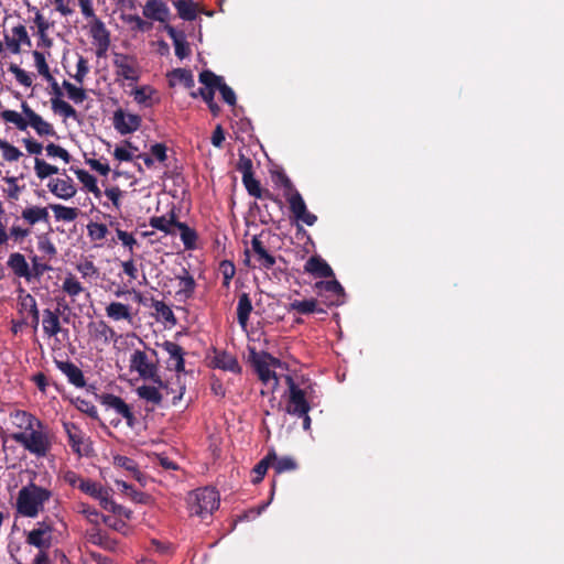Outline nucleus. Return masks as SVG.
Listing matches in <instances>:
<instances>
[{
  "label": "nucleus",
  "instance_id": "36",
  "mask_svg": "<svg viewBox=\"0 0 564 564\" xmlns=\"http://www.w3.org/2000/svg\"><path fill=\"white\" fill-rule=\"evenodd\" d=\"M18 293V306L19 312L22 313L24 311H28L30 314L36 313L39 311L36 300L33 295L28 293L25 289L22 286H19L17 290Z\"/></svg>",
  "mask_w": 564,
  "mask_h": 564
},
{
  "label": "nucleus",
  "instance_id": "23",
  "mask_svg": "<svg viewBox=\"0 0 564 564\" xmlns=\"http://www.w3.org/2000/svg\"><path fill=\"white\" fill-rule=\"evenodd\" d=\"M164 30L166 31L170 39L173 41L175 55L180 59L186 58L191 54V47L186 41L184 32L176 31V29L170 24H165Z\"/></svg>",
  "mask_w": 564,
  "mask_h": 564
},
{
  "label": "nucleus",
  "instance_id": "4",
  "mask_svg": "<svg viewBox=\"0 0 564 564\" xmlns=\"http://www.w3.org/2000/svg\"><path fill=\"white\" fill-rule=\"evenodd\" d=\"M218 507L219 494L214 488H198L188 496V508L192 516L205 519L217 510Z\"/></svg>",
  "mask_w": 564,
  "mask_h": 564
},
{
  "label": "nucleus",
  "instance_id": "29",
  "mask_svg": "<svg viewBox=\"0 0 564 564\" xmlns=\"http://www.w3.org/2000/svg\"><path fill=\"white\" fill-rule=\"evenodd\" d=\"M42 325L45 335L48 337L56 336L62 330L59 323V310L57 308L53 312L50 308H45L43 311Z\"/></svg>",
  "mask_w": 564,
  "mask_h": 564
},
{
  "label": "nucleus",
  "instance_id": "8",
  "mask_svg": "<svg viewBox=\"0 0 564 564\" xmlns=\"http://www.w3.org/2000/svg\"><path fill=\"white\" fill-rule=\"evenodd\" d=\"M198 80L204 86H216L226 104L229 106L236 105V94L232 88L225 83L223 76L216 75L210 69H204L199 73Z\"/></svg>",
  "mask_w": 564,
  "mask_h": 564
},
{
  "label": "nucleus",
  "instance_id": "9",
  "mask_svg": "<svg viewBox=\"0 0 564 564\" xmlns=\"http://www.w3.org/2000/svg\"><path fill=\"white\" fill-rule=\"evenodd\" d=\"M290 212L297 221H302L307 226H313L317 221V216L307 210L306 204L302 195L297 191L285 193Z\"/></svg>",
  "mask_w": 564,
  "mask_h": 564
},
{
  "label": "nucleus",
  "instance_id": "24",
  "mask_svg": "<svg viewBox=\"0 0 564 564\" xmlns=\"http://www.w3.org/2000/svg\"><path fill=\"white\" fill-rule=\"evenodd\" d=\"M242 183L250 196L260 199H270L278 205H282V202L278 196L272 194L269 189L261 188L260 182L256 180L253 175L242 177Z\"/></svg>",
  "mask_w": 564,
  "mask_h": 564
},
{
  "label": "nucleus",
  "instance_id": "13",
  "mask_svg": "<svg viewBox=\"0 0 564 564\" xmlns=\"http://www.w3.org/2000/svg\"><path fill=\"white\" fill-rule=\"evenodd\" d=\"M209 367L232 373L241 372V367L236 356L217 348H213V356L209 357Z\"/></svg>",
  "mask_w": 564,
  "mask_h": 564
},
{
  "label": "nucleus",
  "instance_id": "55",
  "mask_svg": "<svg viewBox=\"0 0 564 564\" xmlns=\"http://www.w3.org/2000/svg\"><path fill=\"white\" fill-rule=\"evenodd\" d=\"M35 66L40 75H42L46 80L53 79V76L50 72V67L46 63L45 56L42 52L33 51L32 53Z\"/></svg>",
  "mask_w": 564,
  "mask_h": 564
},
{
  "label": "nucleus",
  "instance_id": "45",
  "mask_svg": "<svg viewBox=\"0 0 564 564\" xmlns=\"http://www.w3.org/2000/svg\"><path fill=\"white\" fill-rule=\"evenodd\" d=\"M54 212L56 220L74 221L78 217V208L67 207L59 204L50 205Z\"/></svg>",
  "mask_w": 564,
  "mask_h": 564
},
{
  "label": "nucleus",
  "instance_id": "51",
  "mask_svg": "<svg viewBox=\"0 0 564 564\" xmlns=\"http://www.w3.org/2000/svg\"><path fill=\"white\" fill-rule=\"evenodd\" d=\"M272 467L274 468L276 474H282L285 471L295 470L297 468V463L295 462L294 458L290 456H276V459L273 462Z\"/></svg>",
  "mask_w": 564,
  "mask_h": 564
},
{
  "label": "nucleus",
  "instance_id": "19",
  "mask_svg": "<svg viewBox=\"0 0 564 564\" xmlns=\"http://www.w3.org/2000/svg\"><path fill=\"white\" fill-rule=\"evenodd\" d=\"M55 366L58 370H61L66 377L69 383L77 388H84L86 386V380L83 371L72 361L66 360H54Z\"/></svg>",
  "mask_w": 564,
  "mask_h": 564
},
{
  "label": "nucleus",
  "instance_id": "30",
  "mask_svg": "<svg viewBox=\"0 0 564 564\" xmlns=\"http://www.w3.org/2000/svg\"><path fill=\"white\" fill-rule=\"evenodd\" d=\"M176 280H178L180 290L177 294L183 296L184 299L193 297L196 289V282L193 275L189 274L186 268H182L181 272L175 275Z\"/></svg>",
  "mask_w": 564,
  "mask_h": 564
},
{
  "label": "nucleus",
  "instance_id": "53",
  "mask_svg": "<svg viewBox=\"0 0 564 564\" xmlns=\"http://www.w3.org/2000/svg\"><path fill=\"white\" fill-rule=\"evenodd\" d=\"M63 87L67 91L68 98L75 104H82L84 100H86L87 95L84 88L76 87L67 80L63 82Z\"/></svg>",
  "mask_w": 564,
  "mask_h": 564
},
{
  "label": "nucleus",
  "instance_id": "20",
  "mask_svg": "<svg viewBox=\"0 0 564 564\" xmlns=\"http://www.w3.org/2000/svg\"><path fill=\"white\" fill-rule=\"evenodd\" d=\"M279 360L269 354H264L263 357L254 359L253 365L259 379L263 383H268L271 379L278 384V377L274 371L270 369L271 365L278 364Z\"/></svg>",
  "mask_w": 564,
  "mask_h": 564
},
{
  "label": "nucleus",
  "instance_id": "15",
  "mask_svg": "<svg viewBox=\"0 0 564 564\" xmlns=\"http://www.w3.org/2000/svg\"><path fill=\"white\" fill-rule=\"evenodd\" d=\"M21 108L25 118L29 119V126H31L39 135H55L53 126L31 109L28 102L23 101Z\"/></svg>",
  "mask_w": 564,
  "mask_h": 564
},
{
  "label": "nucleus",
  "instance_id": "62",
  "mask_svg": "<svg viewBox=\"0 0 564 564\" xmlns=\"http://www.w3.org/2000/svg\"><path fill=\"white\" fill-rule=\"evenodd\" d=\"M76 68V74L73 77L77 83L83 84L85 77L89 73L88 61L80 55L78 57Z\"/></svg>",
  "mask_w": 564,
  "mask_h": 564
},
{
  "label": "nucleus",
  "instance_id": "33",
  "mask_svg": "<svg viewBox=\"0 0 564 564\" xmlns=\"http://www.w3.org/2000/svg\"><path fill=\"white\" fill-rule=\"evenodd\" d=\"M252 312V302L248 293H241L239 295L238 305H237V319L238 323L246 327L250 317V313Z\"/></svg>",
  "mask_w": 564,
  "mask_h": 564
},
{
  "label": "nucleus",
  "instance_id": "50",
  "mask_svg": "<svg viewBox=\"0 0 564 564\" xmlns=\"http://www.w3.org/2000/svg\"><path fill=\"white\" fill-rule=\"evenodd\" d=\"M62 290L67 295L75 297L84 291V288L73 274H68L63 281Z\"/></svg>",
  "mask_w": 564,
  "mask_h": 564
},
{
  "label": "nucleus",
  "instance_id": "12",
  "mask_svg": "<svg viewBox=\"0 0 564 564\" xmlns=\"http://www.w3.org/2000/svg\"><path fill=\"white\" fill-rule=\"evenodd\" d=\"M112 123L120 134L126 135L139 130L142 118L139 115L126 113L122 109H117L113 112Z\"/></svg>",
  "mask_w": 564,
  "mask_h": 564
},
{
  "label": "nucleus",
  "instance_id": "54",
  "mask_svg": "<svg viewBox=\"0 0 564 564\" xmlns=\"http://www.w3.org/2000/svg\"><path fill=\"white\" fill-rule=\"evenodd\" d=\"M0 150L2 158L8 162H17L22 156V152L6 140H0Z\"/></svg>",
  "mask_w": 564,
  "mask_h": 564
},
{
  "label": "nucleus",
  "instance_id": "3",
  "mask_svg": "<svg viewBox=\"0 0 564 564\" xmlns=\"http://www.w3.org/2000/svg\"><path fill=\"white\" fill-rule=\"evenodd\" d=\"M285 382L288 386L286 413L290 415L307 414L312 409V386H308L307 389H302L291 376H285Z\"/></svg>",
  "mask_w": 564,
  "mask_h": 564
},
{
  "label": "nucleus",
  "instance_id": "43",
  "mask_svg": "<svg viewBox=\"0 0 564 564\" xmlns=\"http://www.w3.org/2000/svg\"><path fill=\"white\" fill-rule=\"evenodd\" d=\"M37 249L42 253L40 258L46 259L47 261L55 259L57 256V249L46 234L39 237Z\"/></svg>",
  "mask_w": 564,
  "mask_h": 564
},
{
  "label": "nucleus",
  "instance_id": "42",
  "mask_svg": "<svg viewBox=\"0 0 564 564\" xmlns=\"http://www.w3.org/2000/svg\"><path fill=\"white\" fill-rule=\"evenodd\" d=\"M181 19L193 21L197 17L196 6L193 0H176L173 2Z\"/></svg>",
  "mask_w": 564,
  "mask_h": 564
},
{
  "label": "nucleus",
  "instance_id": "40",
  "mask_svg": "<svg viewBox=\"0 0 564 564\" xmlns=\"http://www.w3.org/2000/svg\"><path fill=\"white\" fill-rule=\"evenodd\" d=\"M106 314L113 321L127 319L131 321L130 307L120 302H111L106 307Z\"/></svg>",
  "mask_w": 564,
  "mask_h": 564
},
{
  "label": "nucleus",
  "instance_id": "27",
  "mask_svg": "<svg viewBox=\"0 0 564 564\" xmlns=\"http://www.w3.org/2000/svg\"><path fill=\"white\" fill-rule=\"evenodd\" d=\"M149 224L152 228L163 231L166 235H175L174 228H176V224H178V220L176 218L175 212L171 210L169 213V217L154 216L150 218Z\"/></svg>",
  "mask_w": 564,
  "mask_h": 564
},
{
  "label": "nucleus",
  "instance_id": "56",
  "mask_svg": "<svg viewBox=\"0 0 564 564\" xmlns=\"http://www.w3.org/2000/svg\"><path fill=\"white\" fill-rule=\"evenodd\" d=\"M87 231L91 240H104L108 234V228L105 224L89 223Z\"/></svg>",
  "mask_w": 564,
  "mask_h": 564
},
{
  "label": "nucleus",
  "instance_id": "59",
  "mask_svg": "<svg viewBox=\"0 0 564 564\" xmlns=\"http://www.w3.org/2000/svg\"><path fill=\"white\" fill-rule=\"evenodd\" d=\"M78 512L84 514L85 518L97 527L99 519L101 518V514L97 511V509L90 507L87 503H79L78 505Z\"/></svg>",
  "mask_w": 564,
  "mask_h": 564
},
{
  "label": "nucleus",
  "instance_id": "57",
  "mask_svg": "<svg viewBox=\"0 0 564 564\" xmlns=\"http://www.w3.org/2000/svg\"><path fill=\"white\" fill-rule=\"evenodd\" d=\"M73 403L80 412L87 414L89 417L98 419L97 409L91 402L78 397L73 401Z\"/></svg>",
  "mask_w": 564,
  "mask_h": 564
},
{
  "label": "nucleus",
  "instance_id": "5",
  "mask_svg": "<svg viewBox=\"0 0 564 564\" xmlns=\"http://www.w3.org/2000/svg\"><path fill=\"white\" fill-rule=\"evenodd\" d=\"M130 370L137 371L140 378L151 380L161 388H166V383L159 375L158 361L151 360L148 352L135 349L130 356Z\"/></svg>",
  "mask_w": 564,
  "mask_h": 564
},
{
  "label": "nucleus",
  "instance_id": "16",
  "mask_svg": "<svg viewBox=\"0 0 564 564\" xmlns=\"http://www.w3.org/2000/svg\"><path fill=\"white\" fill-rule=\"evenodd\" d=\"M250 251L261 269L270 270L276 262L275 257L269 252L259 236L252 237Z\"/></svg>",
  "mask_w": 564,
  "mask_h": 564
},
{
  "label": "nucleus",
  "instance_id": "61",
  "mask_svg": "<svg viewBox=\"0 0 564 564\" xmlns=\"http://www.w3.org/2000/svg\"><path fill=\"white\" fill-rule=\"evenodd\" d=\"M101 520L107 527L111 528L112 530L123 534L127 533L128 525L123 520L110 516H101Z\"/></svg>",
  "mask_w": 564,
  "mask_h": 564
},
{
  "label": "nucleus",
  "instance_id": "17",
  "mask_svg": "<svg viewBox=\"0 0 564 564\" xmlns=\"http://www.w3.org/2000/svg\"><path fill=\"white\" fill-rule=\"evenodd\" d=\"M47 187L53 195L65 200L73 198L77 193L74 181L68 175L65 178L50 180Z\"/></svg>",
  "mask_w": 564,
  "mask_h": 564
},
{
  "label": "nucleus",
  "instance_id": "35",
  "mask_svg": "<svg viewBox=\"0 0 564 564\" xmlns=\"http://www.w3.org/2000/svg\"><path fill=\"white\" fill-rule=\"evenodd\" d=\"M22 218L31 226L39 221H48V212L46 207L32 206L22 210Z\"/></svg>",
  "mask_w": 564,
  "mask_h": 564
},
{
  "label": "nucleus",
  "instance_id": "14",
  "mask_svg": "<svg viewBox=\"0 0 564 564\" xmlns=\"http://www.w3.org/2000/svg\"><path fill=\"white\" fill-rule=\"evenodd\" d=\"M52 85L53 94L55 95V98L51 99V108L54 113L62 116L64 119H73L78 120V112L77 110L69 105L67 101L63 100L61 97L63 96V93L53 77V79L48 80Z\"/></svg>",
  "mask_w": 564,
  "mask_h": 564
},
{
  "label": "nucleus",
  "instance_id": "52",
  "mask_svg": "<svg viewBox=\"0 0 564 564\" xmlns=\"http://www.w3.org/2000/svg\"><path fill=\"white\" fill-rule=\"evenodd\" d=\"M78 489L93 498H101V495H104V487L90 479L80 481V484H78Z\"/></svg>",
  "mask_w": 564,
  "mask_h": 564
},
{
  "label": "nucleus",
  "instance_id": "49",
  "mask_svg": "<svg viewBox=\"0 0 564 564\" xmlns=\"http://www.w3.org/2000/svg\"><path fill=\"white\" fill-rule=\"evenodd\" d=\"M35 174L40 180H44L53 174L59 172L58 167L45 162L42 159L35 158L34 160Z\"/></svg>",
  "mask_w": 564,
  "mask_h": 564
},
{
  "label": "nucleus",
  "instance_id": "39",
  "mask_svg": "<svg viewBox=\"0 0 564 564\" xmlns=\"http://www.w3.org/2000/svg\"><path fill=\"white\" fill-rule=\"evenodd\" d=\"M53 538L39 530H31L26 535V543L39 550H48L52 545Z\"/></svg>",
  "mask_w": 564,
  "mask_h": 564
},
{
  "label": "nucleus",
  "instance_id": "46",
  "mask_svg": "<svg viewBox=\"0 0 564 564\" xmlns=\"http://www.w3.org/2000/svg\"><path fill=\"white\" fill-rule=\"evenodd\" d=\"M121 20L130 25L131 31L145 32L152 28V23L147 22L138 14H121Z\"/></svg>",
  "mask_w": 564,
  "mask_h": 564
},
{
  "label": "nucleus",
  "instance_id": "7",
  "mask_svg": "<svg viewBox=\"0 0 564 564\" xmlns=\"http://www.w3.org/2000/svg\"><path fill=\"white\" fill-rule=\"evenodd\" d=\"M113 66L116 68L117 78L137 83L140 78L137 58L132 55L115 53Z\"/></svg>",
  "mask_w": 564,
  "mask_h": 564
},
{
  "label": "nucleus",
  "instance_id": "47",
  "mask_svg": "<svg viewBox=\"0 0 564 564\" xmlns=\"http://www.w3.org/2000/svg\"><path fill=\"white\" fill-rule=\"evenodd\" d=\"M91 326L94 327V336L104 339L105 343H109L117 336L116 332L105 321L90 324L89 327L91 328Z\"/></svg>",
  "mask_w": 564,
  "mask_h": 564
},
{
  "label": "nucleus",
  "instance_id": "22",
  "mask_svg": "<svg viewBox=\"0 0 564 564\" xmlns=\"http://www.w3.org/2000/svg\"><path fill=\"white\" fill-rule=\"evenodd\" d=\"M143 15L147 19L165 23L170 18V9L161 0H149L143 7Z\"/></svg>",
  "mask_w": 564,
  "mask_h": 564
},
{
  "label": "nucleus",
  "instance_id": "38",
  "mask_svg": "<svg viewBox=\"0 0 564 564\" xmlns=\"http://www.w3.org/2000/svg\"><path fill=\"white\" fill-rule=\"evenodd\" d=\"M176 228L180 230L181 240L185 247L186 250H194L196 249L197 245V232L195 229L189 228L185 223L178 221L176 224Z\"/></svg>",
  "mask_w": 564,
  "mask_h": 564
},
{
  "label": "nucleus",
  "instance_id": "34",
  "mask_svg": "<svg viewBox=\"0 0 564 564\" xmlns=\"http://www.w3.org/2000/svg\"><path fill=\"white\" fill-rule=\"evenodd\" d=\"M276 459V453L274 449L268 452V454L253 467L252 473L254 477L252 478L253 484L260 482L264 475L267 474L269 467L272 466L273 462Z\"/></svg>",
  "mask_w": 564,
  "mask_h": 564
},
{
  "label": "nucleus",
  "instance_id": "28",
  "mask_svg": "<svg viewBox=\"0 0 564 564\" xmlns=\"http://www.w3.org/2000/svg\"><path fill=\"white\" fill-rule=\"evenodd\" d=\"M314 289L317 291L319 295L323 293H330L336 296V300L333 301V304L338 305L340 303L339 299L344 297L345 291L341 284L334 278L327 281H318L315 283Z\"/></svg>",
  "mask_w": 564,
  "mask_h": 564
},
{
  "label": "nucleus",
  "instance_id": "25",
  "mask_svg": "<svg viewBox=\"0 0 564 564\" xmlns=\"http://www.w3.org/2000/svg\"><path fill=\"white\" fill-rule=\"evenodd\" d=\"M87 541L94 545H97L106 551L115 552L118 546V542L110 538L107 533L102 532L98 527H94L86 533Z\"/></svg>",
  "mask_w": 564,
  "mask_h": 564
},
{
  "label": "nucleus",
  "instance_id": "2",
  "mask_svg": "<svg viewBox=\"0 0 564 564\" xmlns=\"http://www.w3.org/2000/svg\"><path fill=\"white\" fill-rule=\"evenodd\" d=\"M52 496L53 494L50 489L31 481L18 492L15 502L17 513L25 518H36Z\"/></svg>",
  "mask_w": 564,
  "mask_h": 564
},
{
  "label": "nucleus",
  "instance_id": "41",
  "mask_svg": "<svg viewBox=\"0 0 564 564\" xmlns=\"http://www.w3.org/2000/svg\"><path fill=\"white\" fill-rule=\"evenodd\" d=\"M70 170L74 171L77 178L83 183V185L87 188L88 192L93 193L97 198L101 196V191L97 186V180L94 175L80 169L72 167Z\"/></svg>",
  "mask_w": 564,
  "mask_h": 564
},
{
  "label": "nucleus",
  "instance_id": "18",
  "mask_svg": "<svg viewBox=\"0 0 564 564\" xmlns=\"http://www.w3.org/2000/svg\"><path fill=\"white\" fill-rule=\"evenodd\" d=\"M162 348L169 354L170 359L167 361L169 367L177 372H183L185 370V351L183 347H181L177 343L165 340L162 344Z\"/></svg>",
  "mask_w": 564,
  "mask_h": 564
},
{
  "label": "nucleus",
  "instance_id": "6",
  "mask_svg": "<svg viewBox=\"0 0 564 564\" xmlns=\"http://www.w3.org/2000/svg\"><path fill=\"white\" fill-rule=\"evenodd\" d=\"M64 431L68 438V444L73 452L79 457L90 456L94 452L93 443L89 437L73 422H63Z\"/></svg>",
  "mask_w": 564,
  "mask_h": 564
},
{
  "label": "nucleus",
  "instance_id": "32",
  "mask_svg": "<svg viewBox=\"0 0 564 564\" xmlns=\"http://www.w3.org/2000/svg\"><path fill=\"white\" fill-rule=\"evenodd\" d=\"M288 312H296L299 314L306 315L312 313H324L325 311L317 307V300L311 299L304 301L295 300L291 302L288 306Z\"/></svg>",
  "mask_w": 564,
  "mask_h": 564
},
{
  "label": "nucleus",
  "instance_id": "1",
  "mask_svg": "<svg viewBox=\"0 0 564 564\" xmlns=\"http://www.w3.org/2000/svg\"><path fill=\"white\" fill-rule=\"evenodd\" d=\"M17 415H22L26 423L25 430L30 432L15 433L13 440L36 457H45L52 443L48 435L42 431L43 423L26 412H19Z\"/></svg>",
  "mask_w": 564,
  "mask_h": 564
},
{
  "label": "nucleus",
  "instance_id": "31",
  "mask_svg": "<svg viewBox=\"0 0 564 564\" xmlns=\"http://www.w3.org/2000/svg\"><path fill=\"white\" fill-rule=\"evenodd\" d=\"M169 85L174 87L176 82L184 85L185 88H193L195 86V80L193 73L186 68H174L167 73Z\"/></svg>",
  "mask_w": 564,
  "mask_h": 564
},
{
  "label": "nucleus",
  "instance_id": "64",
  "mask_svg": "<svg viewBox=\"0 0 564 564\" xmlns=\"http://www.w3.org/2000/svg\"><path fill=\"white\" fill-rule=\"evenodd\" d=\"M12 34H13L14 39L17 40V42L20 45L21 44H24V45H28V46L32 45L31 39H30V36L28 34V31H26L24 25L19 24L17 26H14L12 29Z\"/></svg>",
  "mask_w": 564,
  "mask_h": 564
},
{
  "label": "nucleus",
  "instance_id": "11",
  "mask_svg": "<svg viewBox=\"0 0 564 564\" xmlns=\"http://www.w3.org/2000/svg\"><path fill=\"white\" fill-rule=\"evenodd\" d=\"M96 398L102 405L113 409L119 415H121L127 421L128 426H134L135 417L123 399L111 393L97 394Z\"/></svg>",
  "mask_w": 564,
  "mask_h": 564
},
{
  "label": "nucleus",
  "instance_id": "48",
  "mask_svg": "<svg viewBox=\"0 0 564 564\" xmlns=\"http://www.w3.org/2000/svg\"><path fill=\"white\" fill-rule=\"evenodd\" d=\"M0 117L9 123H13L19 130L24 131L29 127V119L23 118L19 112L14 110H3Z\"/></svg>",
  "mask_w": 564,
  "mask_h": 564
},
{
  "label": "nucleus",
  "instance_id": "37",
  "mask_svg": "<svg viewBox=\"0 0 564 564\" xmlns=\"http://www.w3.org/2000/svg\"><path fill=\"white\" fill-rule=\"evenodd\" d=\"M32 267L30 268L31 281L40 280L44 273L53 270V267L50 264V261L46 259L40 258V256L30 257Z\"/></svg>",
  "mask_w": 564,
  "mask_h": 564
},
{
  "label": "nucleus",
  "instance_id": "58",
  "mask_svg": "<svg viewBox=\"0 0 564 564\" xmlns=\"http://www.w3.org/2000/svg\"><path fill=\"white\" fill-rule=\"evenodd\" d=\"M236 169L242 174V177L253 175L252 160L243 153H239V160L237 162Z\"/></svg>",
  "mask_w": 564,
  "mask_h": 564
},
{
  "label": "nucleus",
  "instance_id": "10",
  "mask_svg": "<svg viewBox=\"0 0 564 564\" xmlns=\"http://www.w3.org/2000/svg\"><path fill=\"white\" fill-rule=\"evenodd\" d=\"M88 28L89 35L97 47L96 55L98 57L105 56L111 43L109 30L100 19L89 21Z\"/></svg>",
  "mask_w": 564,
  "mask_h": 564
},
{
  "label": "nucleus",
  "instance_id": "44",
  "mask_svg": "<svg viewBox=\"0 0 564 564\" xmlns=\"http://www.w3.org/2000/svg\"><path fill=\"white\" fill-rule=\"evenodd\" d=\"M159 386H141L137 389V393L139 398L145 400L147 402H151L154 405L161 404L163 400V395L159 391Z\"/></svg>",
  "mask_w": 564,
  "mask_h": 564
},
{
  "label": "nucleus",
  "instance_id": "60",
  "mask_svg": "<svg viewBox=\"0 0 564 564\" xmlns=\"http://www.w3.org/2000/svg\"><path fill=\"white\" fill-rule=\"evenodd\" d=\"M45 150H46V153L47 155L50 156H56V158H59L62 159L65 163H69L70 162V154L67 152V150H65L64 148H62L61 145L58 144H55V143H48L46 147H45Z\"/></svg>",
  "mask_w": 564,
  "mask_h": 564
},
{
  "label": "nucleus",
  "instance_id": "63",
  "mask_svg": "<svg viewBox=\"0 0 564 564\" xmlns=\"http://www.w3.org/2000/svg\"><path fill=\"white\" fill-rule=\"evenodd\" d=\"M216 86H204L197 91H192L191 97L197 98L198 96L208 105L214 101Z\"/></svg>",
  "mask_w": 564,
  "mask_h": 564
},
{
  "label": "nucleus",
  "instance_id": "26",
  "mask_svg": "<svg viewBox=\"0 0 564 564\" xmlns=\"http://www.w3.org/2000/svg\"><path fill=\"white\" fill-rule=\"evenodd\" d=\"M8 268L13 272V274L18 278H23L28 282L31 281V273L29 263L25 260V257L20 252H13L9 256L7 261Z\"/></svg>",
  "mask_w": 564,
  "mask_h": 564
},
{
  "label": "nucleus",
  "instance_id": "21",
  "mask_svg": "<svg viewBox=\"0 0 564 564\" xmlns=\"http://www.w3.org/2000/svg\"><path fill=\"white\" fill-rule=\"evenodd\" d=\"M304 271L315 278H334V271L330 265L321 257L312 256L304 265Z\"/></svg>",
  "mask_w": 564,
  "mask_h": 564
}]
</instances>
